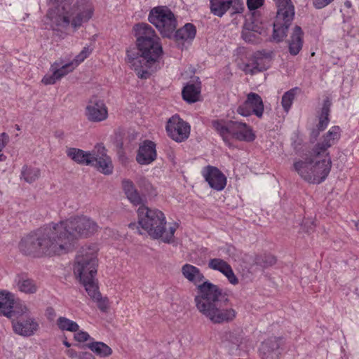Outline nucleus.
<instances>
[{"label":"nucleus","instance_id":"nucleus-7","mask_svg":"<svg viewBox=\"0 0 359 359\" xmlns=\"http://www.w3.org/2000/svg\"><path fill=\"white\" fill-rule=\"evenodd\" d=\"M138 224L154 239H161L163 243L174 242V234L177 224H174L165 230V217L157 209H150L147 206L141 205L137 210Z\"/></svg>","mask_w":359,"mask_h":359},{"label":"nucleus","instance_id":"nucleus-41","mask_svg":"<svg viewBox=\"0 0 359 359\" xmlns=\"http://www.w3.org/2000/svg\"><path fill=\"white\" fill-rule=\"evenodd\" d=\"M223 274L227 278L231 284L236 285L238 283V280L235 276L231 266L228 268V269L224 271Z\"/></svg>","mask_w":359,"mask_h":359},{"label":"nucleus","instance_id":"nucleus-43","mask_svg":"<svg viewBox=\"0 0 359 359\" xmlns=\"http://www.w3.org/2000/svg\"><path fill=\"white\" fill-rule=\"evenodd\" d=\"M264 0H247V6L250 11H255L264 4Z\"/></svg>","mask_w":359,"mask_h":359},{"label":"nucleus","instance_id":"nucleus-5","mask_svg":"<svg viewBox=\"0 0 359 359\" xmlns=\"http://www.w3.org/2000/svg\"><path fill=\"white\" fill-rule=\"evenodd\" d=\"M98 259L97 249L93 245L81 247L77 252L74 265V273L85 287L88 294L97 303V307L105 312L109 307V300L102 297L95 276L97 271Z\"/></svg>","mask_w":359,"mask_h":359},{"label":"nucleus","instance_id":"nucleus-52","mask_svg":"<svg viewBox=\"0 0 359 359\" xmlns=\"http://www.w3.org/2000/svg\"><path fill=\"white\" fill-rule=\"evenodd\" d=\"M55 136L57 137L62 138L64 136V133L62 131H57L55 133Z\"/></svg>","mask_w":359,"mask_h":359},{"label":"nucleus","instance_id":"nucleus-42","mask_svg":"<svg viewBox=\"0 0 359 359\" xmlns=\"http://www.w3.org/2000/svg\"><path fill=\"white\" fill-rule=\"evenodd\" d=\"M122 186L126 196L136 189L134 184L130 180H123L122 181Z\"/></svg>","mask_w":359,"mask_h":359},{"label":"nucleus","instance_id":"nucleus-55","mask_svg":"<svg viewBox=\"0 0 359 359\" xmlns=\"http://www.w3.org/2000/svg\"><path fill=\"white\" fill-rule=\"evenodd\" d=\"M233 344L238 345V339L235 338V341H233Z\"/></svg>","mask_w":359,"mask_h":359},{"label":"nucleus","instance_id":"nucleus-25","mask_svg":"<svg viewBox=\"0 0 359 359\" xmlns=\"http://www.w3.org/2000/svg\"><path fill=\"white\" fill-rule=\"evenodd\" d=\"M257 20L252 22V24L245 25L244 29L242 31V38L244 41L248 43H256L259 42V35L261 32L259 30V27L255 25Z\"/></svg>","mask_w":359,"mask_h":359},{"label":"nucleus","instance_id":"nucleus-50","mask_svg":"<svg viewBox=\"0 0 359 359\" xmlns=\"http://www.w3.org/2000/svg\"><path fill=\"white\" fill-rule=\"evenodd\" d=\"M128 226H129V228H130L132 229H135V228H137L139 233L140 234L142 233L139 229V226H137V224L136 223H130V224H129Z\"/></svg>","mask_w":359,"mask_h":359},{"label":"nucleus","instance_id":"nucleus-48","mask_svg":"<svg viewBox=\"0 0 359 359\" xmlns=\"http://www.w3.org/2000/svg\"><path fill=\"white\" fill-rule=\"evenodd\" d=\"M142 184H144V186L145 187V189H147V191L148 192V194H151V193L149 192V189H152L151 184L148 181L145 180L144 179L142 180Z\"/></svg>","mask_w":359,"mask_h":359},{"label":"nucleus","instance_id":"nucleus-3","mask_svg":"<svg viewBox=\"0 0 359 359\" xmlns=\"http://www.w3.org/2000/svg\"><path fill=\"white\" fill-rule=\"evenodd\" d=\"M133 29L137 51L135 48L128 50L126 62L138 78L147 79L157 70L163 55L161 39L148 24H136Z\"/></svg>","mask_w":359,"mask_h":359},{"label":"nucleus","instance_id":"nucleus-36","mask_svg":"<svg viewBox=\"0 0 359 359\" xmlns=\"http://www.w3.org/2000/svg\"><path fill=\"white\" fill-rule=\"evenodd\" d=\"M10 292L0 291V315L3 316L6 306L9 304Z\"/></svg>","mask_w":359,"mask_h":359},{"label":"nucleus","instance_id":"nucleus-34","mask_svg":"<svg viewBox=\"0 0 359 359\" xmlns=\"http://www.w3.org/2000/svg\"><path fill=\"white\" fill-rule=\"evenodd\" d=\"M208 266L209 268L217 270L220 271L221 273H224V271H225L230 266V265L225 262L223 259L215 258L211 259L208 262Z\"/></svg>","mask_w":359,"mask_h":359},{"label":"nucleus","instance_id":"nucleus-28","mask_svg":"<svg viewBox=\"0 0 359 359\" xmlns=\"http://www.w3.org/2000/svg\"><path fill=\"white\" fill-rule=\"evenodd\" d=\"M16 282L18 289L22 292L34 294L37 290L35 282L27 278L25 275L18 276V280Z\"/></svg>","mask_w":359,"mask_h":359},{"label":"nucleus","instance_id":"nucleus-18","mask_svg":"<svg viewBox=\"0 0 359 359\" xmlns=\"http://www.w3.org/2000/svg\"><path fill=\"white\" fill-rule=\"evenodd\" d=\"M26 320L20 318L12 323L13 329L15 333L24 336L29 337L33 335L39 329V323L34 318L26 316Z\"/></svg>","mask_w":359,"mask_h":359},{"label":"nucleus","instance_id":"nucleus-32","mask_svg":"<svg viewBox=\"0 0 359 359\" xmlns=\"http://www.w3.org/2000/svg\"><path fill=\"white\" fill-rule=\"evenodd\" d=\"M276 261V257L270 254L259 255L256 256L255 259V264L263 268H268L274 265Z\"/></svg>","mask_w":359,"mask_h":359},{"label":"nucleus","instance_id":"nucleus-31","mask_svg":"<svg viewBox=\"0 0 359 359\" xmlns=\"http://www.w3.org/2000/svg\"><path fill=\"white\" fill-rule=\"evenodd\" d=\"M57 325L62 331L76 332L79 330V325L76 322L65 317H59L57 320Z\"/></svg>","mask_w":359,"mask_h":359},{"label":"nucleus","instance_id":"nucleus-21","mask_svg":"<svg viewBox=\"0 0 359 359\" xmlns=\"http://www.w3.org/2000/svg\"><path fill=\"white\" fill-rule=\"evenodd\" d=\"M67 155L74 162L81 164L89 165L92 164L93 150L91 151H85L82 149L71 147L67 150Z\"/></svg>","mask_w":359,"mask_h":359},{"label":"nucleus","instance_id":"nucleus-9","mask_svg":"<svg viewBox=\"0 0 359 359\" xmlns=\"http://www.w3.org/2000/svg\"><path fill=\"white\" fill-rule=\"evenodd\" d=\"M278 8L276 20L273 22L272 40L279 43L287 36L288 28L294 16V7L291 0H276Z\"/></svg>","mask_w":359,"mask_h":359},{"label":"nucleus","instance_id":"nucleus-15","mask_svg":"<svg viewBox=\"0 0 359 359\" xmlns=\"http://www.w3.org/2000/svg\"><path fill=\"white\" fill-rule=\"evenodd\" d=\"M270 57V53L264 50L255 52L250 58V62L244 64L243 71L246 74L253 75L257 72H264L267 69L268 65L266 59Z\"/></svg>","mask_w":359,"mask_h":359},{"label":"nucleus","instance_id":"nucleus-13","mask_svg":"<svg viewBox=\"0 0 359 359\" xmlns=\"http://www.w3.org/2000/svg\"><path fill=\"white\" fill-rule=\"evenodd\" d=\"M92 164L99 172L104 175H110L113 172V164L111 158L107 156L105 147L102 144H97L93 150L91 158Z\"/></svg>","mask_w":359,"mask_h":359},{"label":"nucleus","instance_id":"nucleus-29","mask_svg":"<svg viewBox=\"0 0 359 359\" xmlns=\"http://www.w3.org/2000/svg\"><path fill=\"white\" fill-rule=\"evenodd\" d=\"M41 170L38 168L25 165L21 171V178L27 183H32L39 178Z\"/></svg>","mask_w":359,"mask_h":359},{"label":"nucleus","instance_id":"nucleus-24","mask_svg":"<svg viewBox=\"0 0 359 359\" xmlns=\"http://www.w3.org/2000/svg\"><path fill=\"white\" fill-rule=\"evenodd\" d=\"M78 346L81 348H88L95 355L101 358L108 357L112 354V349L102 341H92L83 345H78Z\"/></svg>","mask_w":359,"mask_h":359},{"label":"nucleus","instance_id":"nucleus-51","mask_svg":"<svg viewBox=\"0 0 359 359\" xmlns=\"http://www.w3.org/2000/svg\"><path fill=\"white\" fill-rule=\"evenodd\" d=\"M301 144V142H297L296 141L294 142L293 143V145H294V149L296 150V151H299L300 149V148H298V146Z\"/></svg>","mask_w":359,"mask_h":359},{"label":"nucleus","instance_id":"nucleus-10","mask_svg":"<svg viewBox=\"0 0 359 359\" xmlns=\"http://www.w3.org/2000/svg\"><path fill=\"white\" fill-rule=\"evenodd\" d=\"M148 20L156 27L163 38L170 39L176 30V18L167 6H156L152 8L149 12Z\"/></svg>","mask_w":359,"mask_h":359},{"label":"nucleus","instance_id":"nucleus-56","mask_svg":"<svg viewBox=\"0 0 359 359\" xmlns=\"http://www.w3.org/2000/svg\"><path fill=\"white\" fill-rule=\"evenodd\" d=\"M15 128L17 130H20V126L18 125H15Z\"/></svg>","mask_w":359,"mask_h":359},{"label":"nucleus","instance_id":"nucleus-33","mask_svg":"<svg viewBox=\"0 0 359 359\" xmlns=\"http://www.w3.org/2000/svg\"><path fill=\"white\" fill-rule=\"evenodd\" d=\"M296 88H292L285 93L282 97L281 104L285 111H288L291 107L295 97Z\"/></svg>","mask_w":359,"mask_h":359},{"label":"nucleus","instance_id":"nucleus-53","mask_svg":"<svg viewBox=\"0 0 359 359\" xmlns=\"http://www.w3.org/2000/svg\"><path fill=\"white\" fill-rule=\"evenodd\" d=\"M6 159V156L4 154H0V161H4Z\"/></svg>","mask_w":359,"mask_h":359},{"label":"nucleus","instance_id":"nucleus-47","mask_svg":"<svg viewBox=\"0 0 359 359\" xmlns=\"http://www.w3.org/2000/svg\"><path fill=\"white\" fill-rule=\"evenodd\" d=\"M48 319L53 320L55 316V311L53 307H48L46 311Z\"/></svg>","mask_w":359,"mask_h":359},{"label":"nucleus","instance_id":"nucleus-40","mask_svg":"<svg viewBox=\"0 0 359 359\" xmlns=\"http://www.w3.org/2000/svg\"><path fill=\"white\" fill-rule=\"evenodd\" d=\"M223 274L227 278L231 284L236 285L238 283V280L235 276L231 266L228 268V269L224 271Z\"/></svg>","mask_w":359,"mask_h":359},{"label":"nucleus","instance_id":"nucleus-46","mask_svg":"<svg viewBox=\"0 0 359 359\" xmlns=\"http://www.w3.org/2000/svg\"><path fill=\"white\" fill-rule=\"evenodd\" d=\"M79 359H95V358L91 353L81 352L79 354Z\"/></svg>","mask_w":359,"mask_h":359},{"label":"nucleus","instance_id":"nucleus-14","mask_svg":"<svg viewBox=\"0 0 359 359\" xmlns=\"http://www.w3.org/2000/svg\"><path fill=\"white\" fill-rule=\"evenodd\" d=\"M86 116L91 122H100L107 118V109L103 100L97 96L92 97L86 108Z\"/></svg>","mask_w":359,"mask_h":359},{"label":"nucleus","instance_id":"nucleus-35","mask_svg":"<svg viewBox=\"0 0 359 359\" xmlns=\"http://www.w3.org/2000/svg\"><path fill=\"white\" fill-rule=\"evenodd\" d=\"M91 53V50L88 47H84L81 53L77 55L73 61L71 62L75 67V68L83 62Z\"/></svg>","mask_w":359,"mask_h":359},{"label":"nucleus","instance_id":"nucleus-6","mask_svg":"<svg viewBox=\"0 0 359 359\" xmlns=\"http://www.w3.org/2000/svg\"><path fill=\"white\" fill-rule=\"evenodd\" d=\"M93 12L88 0H61L56 7L48 11L46 17L53 29L67 28L70 24L77 29L93 17Z\"/></svg>","mask_w":359,"mask_h":359},{"label":"nucleus","instance_id":"nucleus-30","mask_svg":"<svg viewBox=\"0 0 359 359\" xmlns=\"http://www.w3.org/2000/svg\"><path fill=\"white\" fill-rule=\"evenodd\" d=\"M60 64L55 62L50 67V71H54L59 79H62L68 73L72 72L75 69V67L71 62L62 65L60 67Z\"/></svg>","mask_w":359,"mask_h":359},{"label":"nucleus","instance_id":"nucleus-20","mask_svg":"<svg viewBox=\"0 0 359 359\" xmlns=\"http://www.w3.org/2000/svg\"><path fill=\"white\" fill-rule=\"evenodd\" d=\"M332 105L331 100L329 97H326V98L323 101V107L320 109V112L318 115V123L317 124V128L313 129L311 131V136L312 138L316 140L319 136V134L321 131H323L327 126L330 122V107Z\"/></svg>","mask_w":359,"mask_h":359},{"label":"nucleus","instance_id":"nucleus-26","mask_svg":"<svg viewBox=\"0 0 359 359\" xmlns=\"http://www.w3.org/2000/svg\"><path fill=\"white\" fill-rule=\"evenodd\" d=\"M196 34V28L191 23H187L185 25L173 32L175 39L178 41L180 40H192L195 38Z\"/></svg>","mask_w":359,"mask_h":359},{"label":"nucleus","instance_id":"nucleus-49","mask_svg":"<svg viewBox=\"0 0 359 359\" xmlns=\"http://www.w3.org/2000/svg\"><path fill=\"white\" fill-rule=\"evenodd\" d=\"M67 354L71 358H79V354L77 352L73 349H69L67 351Z\"/></svg>","mask_w":359,"mask_h":359},{"label":"nucleus","instance_id":"nucleus-38","mask_svg":"<svg viewBox=\"0 0 359 359\" xmlns=\"http://www.w3.org/2000/svg\"><path fill=\"white\" fill-rule=\"evenodd\" d=\"M52 74H46L42 79L41 82L44 85H52L56 83L57 81L60 80L57 78L56 74H55L54 71H51Z\"/></svg>","mask_w":359,"mask_h":359},{"label":"nucleus","instance_id":"nucleus-17","mask_svg":"<svg viewBox=\"0 0 359 359\" xmlns=\"http://www.w3.org/2000/svg\"><path fill=\"white\" fill-rule=\"evenodd\" d=\"M156 144L151 140H144L139 147L136 161L141 165H149L156 158Z\"/></svg>","mask_w":359,"mask_h":359},{"label":"nucleus","instance_id":"nucleus-27","mask_svg":"<svg viewBox=\"0 0 359 359\" xmlns=\"http://www.w3.org/2000/svg\"><path fill=\"white\" fill-rule=\"evenodd\" d=\"M211 13L222 17L230 8L232 0H210Z\"/></svg>","mask_w":359,"mask_h":359},{"label":"nucleus","instance_id":"nucleus-22","mask_svg":"<svg viewBox=\"0 0 359 359\" xmlns=\"http://www.w3.org/2000/svg\"><path fill=\"white\" fill-rule=\"evenodd\" d=\"M304 32L302 28L296 25L289 41V52L292 55H297L302 48Z\"/></svg>","mask_w":359,"mask_h":359},{"label":"nucleus","instance_id":"nucleus-54","mask_svg":"<svg viewBox=\"0 0 359 359\" xmlns=\"http://www.w3.org/2000/svg\"><path fill=\"white\" fill-rule=\"evenodd\" d=\"M63 344L67 348L71 346V344L69 343L67 340L63 341Z\"/></svg>","mask_w":359,"mask_h":359},{"label":"nucleus","instance_id":"nucleus-11","mask_svg":"<svg viewBox=\"0 0 359 359\" xmlns=\"http://www.w3.org/2000/svg\"><path fill=\"white\" fill-rule=\"evenodd\" d=\"M166 130L173 140L181 142L189 137L190 126L179 116H172L167 123Z\"/></svg>","mask_w":359,"mask_h":359},{"label":"nucleus","instance_id":"nucleus-16","mask_svg":"<svg viewBox=\"0 0 359 359\" xmlns=\"http://www.w3.org/2000/svg\"><path fill=\"white\" fill-rule=\"evenodd\" d=\"M203 176L211 188L222 191L226 184V177L217 168L208 165L203 170Z\"/></svg>","mask_w":359,"mask_h":359},{"label":"nucleus","instance_id":"nucleus-57","mask_svg":"<svg viewBox=\"0 0 359 359\" xmlns=\"http://www.w3.org/2000/svg\"><path fill=\"white\" fill-rule=\"evenodd\" d=\"M346 5L348 7H349V6H350V5H351V4H350V2H346Z\"/></svg>","mask_w":359,"mask_h":359},{"label":"nucleus","instance_id":"nucleus-1","mask_svg":"<svg viewBox=\"0 0 359 359\" xmlns=\"http://www.w3.org/2000/svg\"><path fill=\"white\" fill-rule=\"evenodd\" d=\"M98 230L97 223L86 216H77L40 227L23 237L20 252L33 257L60 256L72 252L76 241Z\"/></svg>","mask_w":359,"mask_h":359},{"label":"nucleus","instance_id":"nucleus-2","mask_svg":"<svg viewBox=\"0 0 359 359\" xmlns=\"http://www.w3.org/2000/svg\"><path fill=\"white\" fill-rule=\"evenodd\" d=\"M182 275L197 286L194 302L198 311L214 325L232 323L237 316L236 311L231 306L229 295L217 285L205 278L200 269L189 264L182 268Z\"/></svg>","mask_w":359,"mask_h":359},{"label":"nucleus","instance_id":"nucleus-4","mask_svg":"<svg viewBox=\"0 0 359 359\" xmlns=\"http://www.w3.org/2000/svg\"><path fill=\"white\" fill-rule=\"evenodd\" d=\"M340 130L339 126L332 127L309 156L294 161L293 168L304 181L320 184L327 178L332 168L331 157L327 150L340 138Z\"/></svg>","mask_w":359,"mask_h":359},{"label":"nucleus","instance_id":"nucleus-44","mask_svg":"<svg viewBox=\"0 0 359 359\" xmlns=\"http://www.w3.org/2000/svg\"><path fill=\"white\" fill-rule=\"evenodd\" d=\"M232 2L231 6L233 9V13H239L243 11V4L241 0H232Z\"/></svg>","mask_w":359,"mask_h":359},{"label":"nucleus","instance_id":"nucleus-23","mask_svg":"<svg viewBox=\"0 0 359 359\" xmlns=\"http://www.w3.org/2000/svg\"><path fill=\"white\" fill-rule=\"evenodd\" d=\"M197 83H188L183 88L182 95L183 99L189 103H194L199 100L201 94V82L198 81Z\"/></svg>","mask_w":359,"mask_h":359},{"label":"nucleus","instance_id":"nucleus-12","mask_svg":"<svg viewBox=\"0 0 359 359\" xmlns=\"http://www.w3.org/2000/svg\"><path fill=\"white\" fill-rule=\"evenodd\" d=\"M237 112L243 116H249L252 114L261 118L264 112V103L262 97L257 93H250L246 100L237 108Z\"/></svg>","mask_w":359,"mask_h":359},{"label":"nucleus","instance_id":"nucleus-8","mask_svg":"<svg viewBox=\"0 0 359 359\" xmlns=\"http://www.w3.org/2000/svg\"><path fill=\"white\" fill-rule=\"evenodd\" d=\"M212 125L229 146L231 145L229 135L237 140L247 142L254 141L256 137L252 128L243 122L214 120L212 121Z\"/></svg>","mask_w":359,"mask_h":359},{"label":"nucleus","instance_id":"nucleus-19","mask_svg":"<svg viewBox=\"0 0 359 359\" xmlns=\"http://www.w3.org/2000/svg\"><path fill=\"white\" fill-rule=\"evenodd\" d=\"M28 312L27 306L20 300L15 301L13 299V295L10 293L9 304L6 306L3 316L11 319L13 322L22 318L23 315L27 316Z\"/></svg>","mask_w":359,"mask_h":359},{"label":"nucleus","instance_id":"nucleus-37","mask_svg":"<svg viewBox=\"0 0 359 359\" xmlns=\"http://www.w3.org/2000/svg\"><path fill=\"white\" fill-rule=\"evenodd\" d=\"M126 196L128 199L135 205H139L143 203V200L137 189Z\"/></svg>","mask_w":359,"mask_h":359},{"label":"nucleus","instance_id":"nucleus-39","mask_svg":"<svg viewBox=\"0 0 359 359\" xmlns=\"http://www.w3.org/2000/svg\"><path fill=\"white\" fill-rule=\"evenodd\" d=\"M74 338L78 342H85L88 340H93L89 334L84 331H79L74 334Z\"/></svg>","mask_w":359,"mask_h":359},{"label":"nucleus","instance_id":"nucleus-45","mask_svg":"<svg viewBox=\"0 0 359 359\" xmlns=\"http://www.w3.org/2000/svg\"><path fill=\"white\" fill-rule=\"evenodd\" d=\"M8 135L6 133H3L0 135V151L6 147L8 142Z\"/></svg>","mask_w":359,"mask_h":359}]
</instances>
